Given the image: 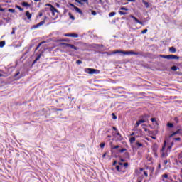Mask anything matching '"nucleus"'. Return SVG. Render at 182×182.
Segmentation results:
<instances>
[{"label":"nucleus","instance_id":"obj_1","mask_svg":"<svg viewBox=\"0 0 182 182\" xmlns=\"http://www.w3.org/2000/svg\"><path fill=\"white\" fill-rule=\"evenodd\" d=\"M60 45L62 46H65L68 48V52H77L79 50V47H76L75 45L68 43H60Z\"/></svg>","mask_w":182,"mask_h":182},{"label":"nucleus","instance_id":"obj_2","mask_svg":"<svg viewBox=\"0 0 182 182\" xmlns=\"http://www.w3.org/2000/svg\"><path fill=\"white\" fill-rule=\"evenodd\" d=\"M84 71L85 72V73H89V75H94V73H96V72H97V70L94 68H85Z\"/></svg>","mask_w":182,"mask_h":182},{"label":"nucleus","instance_id":"obj_3","mask_svg":"<svg viewBox=\"0 0 182 182\" xmlns=\"http://www.w3.org/2000/svg\"><path fill=\"white\" fill-rule=\"evenodd\" d=\"M75 2L80 4V5H85L83 2H85L87 5H89V0H75Z\"/></svg>","mask_w":182,"mask_h":182},{"label":"nucleus","instance_id":"obj_4","mask_svg":"<svg viewBox=\"0 0 182 182\" xmlns=\"http://www.w3.org/2000/svg\"><path fill=\"white\" fill-rule=\"evenodd\" d=\"M65 36H68L70 38H79V35L76 33H66Z\"/></svg>","mask_w":182,"mask_h":182},{"label":"nucleus","instance_id":"obj_5","mask_svg":"<svg viewBox=\"0 0 182 182\" xmlns=\"http://www.w3.org/2000/svg\"><path fill=\"white\" fill-rule=\"evenodd\" d=\"M56 42H67L68 43H70V40L69 38H60L58 39Z\"/></svg>","mask_w":182,"mask_h":182},{"label":"nucleus","instance_id":"obj_6","mask_svg":"<svg viewBox=\"0 0 182 182\" xmlns=\"http://www.w3.org/2000/svg\"><path fill=\"white\" fill-rule=\"evenodd\" d=\"M23 75H22V74H21V72L18 71L15 75H14V77L16 79H21V77H23Z\"/></svg>","mask_w":182,"mask_h":182},{"label":"nucleus","instance_id":"obj_7","mask_svg":"<svg viewBox=\"0 0 182 182\" xmlns=\"http://www.w3.org/2000/svg\"><path fill=\"white\" fill-rule=\"evenodd\" d=\"M178 60L180 59V57L178 55H169V60Z\"/></svg>","mask_w":182,"mask_h":182},{"label":"nucleus","instance_id":"obj_8","mask_svg":"<svg viewBox=\"0 0 182 182\" xmlns=\"http://www.w3.org/2000/svg\"><path fill=\"white\" fill-rule=\"evenodd\" d=\"M131 18H132V19H134V21H135L136 23H139V25H143V22L139 20L137 18L134 17V16H131Z\"/></svg>","mask_w":182,"mask_h":182},{"label":"nucleus","instance_id":"obj_9","mask_svg":"<svg viewBox=\"0 0 182 182\" xmlns=\"http://www.w3.org/2000/svg\"><path fill=\"white\" fill-rule=\"evenodd\" d=\"M116 137L119 141H122V140H123V137L122 136V134H120L119 132H117Z\"/></svg>","mask_w":182,"mask_h":182},{"label":"nucleus","instance_id":"obj_10","mask_svg":"<svg viewBox=\"0 0 182 182\" xmlns=\"http://www.w3.org/2000/svg\"><path fill=\"white\" fill-rule=\"evenodd\" d=\"M181 133V129H178L177 131H176L173 134H170L169 137H173V136H176V134H180Z\"/></svg>","mask_w":182,"mask_h":182},{"label":"nucleus","instance_id":"obj_11","mask_svg":"<svg viewBox=\"0 0 182 182\" xmlns=\"http://www.w3.org/2000/svg\"><path fill=\"white\" fill-rule=\"evenodd\" d=\"M152 150L154 153H157V150H159V145H157V144H154Z\"/></svg>","mask_w":182,"mask_h":182},{"label":"nucleus","instance_id":"obj_12","mask_svg":"<svg viewBox=\"0 0 182 182\" xmlns=\"http://www.w3.org/2000/svg\"><path fill=\"white\" fill-rule=\"evenodd\" d=\"M42 56V54H39L36 58L33 60V62L32 63V66H33V65H35V63H36V62H38V60H39V59H41V57Z\"/></svg>","mask_w":182,"mask_h":182},{"label":"nucleus","instance_id":"obj_13","mask_svg":"<svg viewBox=\"0 0 182 182\" xmlns=\"http://www.w3.org/2000/svg\"><path fill=\"white\" fill-rule=\"evenodd\" d=\"M124 159H127L130 160V154L129 152H125L123 156Z\"/></svg>","mask_w":182,"mask_h":182},{"label":"nucleus","instance_id":"obj_14","mask_svg":"<svg viewBox=\"0 0 182 182\" xmlns=\"http://www.w3.org/2000/svg\"><path fill=\"white\" fill-rule=\"evenodd\" d=\"M169 52H171V53H176V52H177V49L174 47H171L169 48Z\"/></svg>","mask_w":182,"mask_h":182},{"label":"nucleus","instance_id":"obj_15","mask_svg":"<svg viewBox=\"0 0 182 182\" xmlns=\"http://www.w3.org/2000/svg\"><path fill=\"white\" fill-rule=\"evenodd\" d=\"M26 16L28 20H31L32 18V14L29 11H26Z\"/></svg>","mask_w":182,"mask_h":182},{"label":"nucleus","instance_id":"obj_16","mask_svg":"<svg viewBox=\"0 0 182 182\" xmlns=\"http://www.w3.org/2000/svg\"><path fill=\"white\" fill-rule=\"evenodd\" d=\"M21 5H22V6L27 7V8H29V6H31V4H29V3H28L26 1L22 2Z\"/></svg>","mask_w":182,"mask_h":182},{"label":"nucleus","instance_id":"obj_17","mask_svg":"<svg viewBox=\"0 0 182 182\" xmlns=\"http://www.w3.org/2000/svg\"><path fill=\"white\" fill-rule=\"evenodd\" d=\"M75 11H76V12H77L80 15H83V11H82V10L79 9V7H75Z\"/></svg>","mask_w":182,"mask_h":182},{"label":"nucleus","instance_id":"obj_18","mask_svg":"<svg viewBox=\"0 0 182 182\" xmlns=\"http://www.w3.org/2000/svg\"><path fill=\"white\" fill-rule=\"evenodd\" d=\"M43 43H46V41H43L38 43V45L37 46V47L36 48L35 50H38V49H39L41 48V46H42V45H43Z\"/></svg>","mask_w":182,"mask_h":182},{"label":"nucleus","instance_id":"obj_19","mask_svg":"<svg viewBox=\"0 0 182 182\" xmlns=\"http://www.w3.org/2000/svg\"><path fill=\"white\" fill-rule=\"evenodd\" d=\"M142 4H144L146 8H150V4L145 0H142Z\"/></svg>","mask_w":182,"mask_h":182},{"label":"nucleus","instance_id":"obj_20","mask_svg":"<svg viewBox=\"0 0 182 182\" xmlns=\"http://www.w3.org/2000/svg\"><path fill=\"white\" fill-rule=\"evenodd\" d=\"M166 144H167V142H166V141H164V145H163V146H162V149H161V152L163 153V151H164V150H166Z\"/></svg>","mask_w":182,"mask_h":182},{"label":"nucleus","instance_id":"obj_21","mask_svg":"<svg viewBox=\"0 0 182 182\" xmlns=\"http://www.w3.org/2000/svg\"><path fill=\"white\" fill-rule=\"evenodd\" d=\"M178 69H180V68L178 67H177L176 65H173V66L171 67V70H173V72H176Z\"/></svg>","mask_w":182,"mask_h":182},{"label":"nucleus","instance_id":"obj_22","mask_svg":"<svg viewBox=\"0 0 182 182\" xmlns=\"http://www.w3.org/2000/svg\"><path fill=\"white\" fill-rule=\"evenodd\" d=\"M160 58H163L164 59L170 60V55H160Z\"/></svg>","mask_w":182,"mask_h":182},{"label":"nucleus","instance_id":"obj_23","mask_svg":"<svg viewBox=\"0 0 182 182\" xmlns=\"http://www.w3.org/2000/svg\"><path fill=\"white\" fill-rule=\"evenodd\" d=\"M167 127H169V129H173V127H174V124L173 123L168 122L167 124Z\"/></svg>","mask_w":182,"mask_h":182},{"label":"nucleus","instance_id":"obj_24","mask_svg":"<svg viewBox=\"0 0 182 182\" xmlns=\"http://www.w3.org/2000/svg\"><path fill=\"white\" fill-rule=\"evenodd\" d=\"M5 41H0V48H4L5 46Z\"/></svg>","mask_w":182,"mask_h":182},{"label":"nucleus","instance_id":"obj_25","mask_svg":"<svg viewBox=\"0 0 182 182\" xmlns=\"http://www.w3.org/2000/svg\"><path fill=\"white\" fill-rule=\"evenodd\" d=\"M68 15L70 16V19L75 21V16L72 15V13H68Z\"/></svg>","mask_w":182,"mask_h":182},{"label":"nucleus","instance_id":"obj_26","mask_svg":"<svg viewBox=\"0 0 182 182\" xmlns=\"http://www.w3.org/2000/svg\"><path fill=\"white\" fill-rule=\"evenodd\" d=\"M114 15H116V12L115 11H112V12L109 14V18H112V16H114Z\"/></svg>","mask_w":182,"mask_h":182},{"label":"nucleus","instance_id":"obj_27","mask_svg":"<svg viewBox=\"0 0 182 182\" xmlns=\"http://www.w3.org/2000/svg\"><path fill=\"white\" fill-rule=\"evenodd\" d=\"M117 53H122V50H117L112 52V55H116Z\"/></svg>","mask_w":182,"mask_h":182},{"label":"nucleus","instance_id":"obj_28","mask_svg":"<svg viewBox=\"0 0 182 182\" xmlns=\"http://www.w3.org/2000/svg\"><path fill=\"white\" fill-rule=\"evenodd\" d=\"M150 117V115L148 114H145L144 116H142V119H149Z\"/></svg>","mask_w":182,"mask_h":182},{"label":"nucleus","instance_id":"obj_29","mask_svg":"<svg viewBox=\"0 0 182 182\" xmlns=\"http://www.w3.org/2000/svg\"><path fill=\"white\" fill-rule=\"evenodd\" d=\"M129 141L130 143H133L134 141H136V137L133 136L130 138Z\"/></svg>","mask_w":182,"mask_h":182},{"label":"nucleus","instance_id":"obj_30","mask_svg":"<svg viewBox=\"0 0 182 182\" xmlns=\"http://www.w3.org/2000/svg\"><path fill=\"white\" fill-rule=\"evenodd\" d=\"M15 7L19 11H23V8L21 7V6L16 5Z\"/></svg>","mask_w":182,"mask_h":182},{"label":"nucleus","instance_id":"obj_31","mask_svg":"<svg viewBox=\"0 0 182 182\" xmlns=\"http://www.w3.org/2000/svg\"><path fill=\"white\" fill-rule=\"evenodd\" d=\"M134 55H139L140 56H143V53L140 52H134Z\"/></svg>","mask_w":182,"mask_h":182},{"label":"nucleus","instance_id":"obj_32","mask_svg":"<svg viewBox=\"0 0 182 182\" xmlns=\"http://www.w3.org/2000/svg\"><path fill=\"white\" fill-rule=\"evenodd\" d=\"M136 144L137 147H143V144H141L139 141H137Z\"/></svg>","mask_w":182,"mask_h":182},{"label":"nucleus","instance_id":"obj_33","mask_svg":"<svg viewBox=\"0 0 182 182\" xmlns=\"http://www.w3.org/2000/svg\"><path fill=\"white\" fill-rule=\"evenodd\" d=\"M50 11H53L54 12H57V14H59V10H57V9L55 8V6H53Z\"/></svg>","mask_w":182,"mask_h":182},{"label":"nucleus","instance_id":"obj_34","mask_svg":"<svg viewBox=\"0 0 182 182\" xmlns=\"http://www.w3.org/2000/svg\"><path fill=\"white\" fill-rule=\"evenodd\" d=\"M121 53L122 55H130L129 51H122Z\"/></svg>","mask_w":182,"mask_h":182},{"label":"nucleus","instance_id":"obj_35","mask_svg":"<svg viewBox=\"0 0 182 182\" xmlns=\"http://www.w3.org/2000/svg\"><path fill=\"white\" fill-rule=\"evenodd\" d=\"M46 6H50V11H51V9L53 8V5L50 4H46Z\"/></svg>","mask_w":182,"mask_h":182},{"label":"nucleus","instance_id":"obj_36","mask_svg":"<svg viewBox=\"0 0 182 182\" xmlns=\"http://www.w3.org/2000/svg\"><path fill=\"white\" fill-rule=\"evenodd\" d=\"M105 146H106V143H105V142H102V143H101V144H100V147L101 149H103V147H105Z\"/></svg>","mask_w":182,"mask_h":182},{"label":"nucleus","instance_id":"obj_37","mask_svg":"<svg viewBox=\"0 0 182 182\" xmlns=\"http://www.w3.org/2000/svg\"><path fill=\"white\" fill-rule=\"evenodd\" d=\"M119 14L120 15H127V12L122 11H119Z\"/></svg>","mask_w":182,"mask_h":182},{"label":"nucleus","instance_id":"obj_38","mask_svg":"<svg viewBox=\"0 0 182 182\" xmlns=\"http://www.w3.org/2000/svg\"><path fill=\"white\" fill-rule=\"evenodd\" d=\"M44 23H45V21H41L40 23H38V27H39V26H42V25H44Z\"/></svg>","mask_w":182,"mask_h":182},{"label":"nucleus","instance_id":"obj_39","mask_svg":"<svg viewBox=\"0 0 182 182\" xmlns=\"http://www.w3.org/2000/svg\"><path fill=\"white\" fill-rule=\"evenodd\" d=\"M138 122H139V124H141V123H146L145 119H139V120H138Z\"/></svg>","mask_w":182,"mask_h":182},{"label":"nucleus","instance_id":"obj_40","mask_svg":"<svg viewBox=\"0 0 182 182\" xmlns=\"http://www.w3.org/2000/svg\"><path fill=\"white\" fill-rule=\"evenodd\" d=\"M124 151H127V149L124 148V149L119 150V153H124Z\"/></svg>","mask_w":182,"mask_h":182},{"label":"nucleus","instance_id":"obj_41","mask_svg":"<svg viewBox=\"0 0 182 182\" xmlns=\"http://www.w3.org/2000/svg\"><path fill=\"white\" fill-rule=\"evenodd\" d=\"M9 12H11L12 14H15V9H9Z\"/></svg>","mask_w":182,"mask_h":182},{"label":"nucleus","instance_id":"obj_42","mask_svg":"<svg viewBox=\"0 0 182 182\" xmlns=\"http://www.w3.org/2000/svg\"><path fill=\"white\" fill-rule=\"evenodd\" d=\"M112 115L113 120H116V119H117V117L116 116V114H114V113H112Z\"/></svg>","mask_w":182,"mask_h":182},{"label":"nucleus","instance_id":"obj_43","mask_svg":"<svg viewBox=\"0 0 182 182\" xmlns=\"http://www.w3.org/2000/svg\"><path fill=\"white\" fill-rule=\"evenodd\" d=\"M82 62L80 60H78L76 61L77 65H82Z\"/></svg>","mask_w":182,"mask_h":182},{"label":"nucleus","instance_id":"obj_44","mask_svg":"<svg viewBox=\"0 0 182 182\" xmlns=\"http://www.w3.org/2000/svg\"><path fill=\"white\" fill-rule=\"evenodd\" d=\"M120 9H121V11H129V9H127L126 7H121Z\"/></svg>","mask_w":182,"mask_h":182},{"label":"nucleus","instance_id":"obj_45","mask_svg":"<svg viewBox=\"0 0 182 182\" xmlns=\"http://www.w3.org/2000/svg\"><path fill=\"white\" fill-rule=\"evenodd\" d=\"M37 28H39L38 24L33 25V27H32L33 29H36Z\"/></svg>","mask_w":182,"mask_h":182},{"label":"nucleus","instance_id":"obj_46","mask_svg":"<svg viewBox=\"0 0 182 182\" xmlns=\"http://www.w3.org/2000/svg\"><path fill=\"white\" fill-rule=\"evenodd\" d=\"M162 177L164 178H168V175H167V173H165V174L162 175Z\"/></svg>","mask_w":182,"mask_h":182},{"label":"nucleus","instance_id":"obj_47","mask_svg":"<svg viewBox=\"0 0 182 182\" xmlns=\"http://www.w3.org/2000/svg\"><path fill=\"white\" fill-rule=\"evenodd\" d=\"M174 122H176V123H178L179 120H178V117H176L174 118Z\"/></svg>","mask_w":182,"mask_h":182},{"label":"nucleus","instance_id":"obj_48","mask_svg":"<svg viewBox=\"0 0 182 182\" xmlns=\"http://www.w3.org/2000/svg\"><path fill=\"white\" fill-rule=\"evenodd\" d=\"M91 14H92V15H94V16L97 15V13L95 11H93V10L91 11Z\"/></svg>","mask_w":182,"mask_h":182},{"label":"nucleus","instance_id":"obj_49","mask_svg":"<svg viewBox=\"0 0 182 182\" xmlns=\"http://www.w3.org/2000/svg\"><path fill=\"white\" fill-rule=\"evenodd\" d=\"M117 171H120V166L119 165L116 166Z\"/></svg>","mask_w":182,"mask_h":182},{"label":"nucleus","instance_id":"obj_50","mask_svg":"<svg viewBox=\"0 0 182 182\" xmlns=\"http://www.w3.org/2000/svg\"><path fill=\"white\" fill-rule=\"evenodd\" d=\"M123 166H124V167H129V163L125 162V163L123 164Z\"/></svg>","mask_w":182,"mask_h":182},{"label":"nucleus","instance_id":"obj_51","mask_svg":"<svg viewBox=\"0 0 182 182\" xmlns=\"http://www.w3.org/2000/svg\"><path fill=\"white\" fill-rule=\"evenodd\" d=\"M147 29L146 28V29H144V30H143L142 31H141V33H143V34H144V33H147Z\"/></svg>","mask_w":182,"mask_h":182},{"label":"nucleus","instance_id":"obj_52","mask_svg":"<svg viewBox=\"0 0 182 182\" xmlns=\"http://www.w3.org/2000/svg\"><path fill=\"white\" fill-rule=\"evenodd\" d=\"M70 6H72L73 8H74V9H75V8L77 7L76 6H75V4H73L72 3H70Z\"/></svg>","mask_w":182,"mask_h":182},{"label":"nucleus","instance_id":"obj_53","mask_svg":"<svg viewBox=\"0 0 182 182\" xmlns=\"http://www.w3.org/2000/svg\"><path fill=\"white\" fill-rule=\"evenodd\" d=\"M139 126H140V124H139V121H137L135 124V127H139Z\"/></svg>","mask_w":182,"mask_h":182},{"label":"nucleus","instance_id":"obj_54","mask_svg":"<svg viewBox=\"0 0 182 182\" xmlns=\"http://www.w3.org/2000/svg\"><path fill=\"white\" fill-rule=\"evenodd\" d=\"M11 35H15V28H12Z\"/></svg>","mask_w":182,"mask_h":182},{"label":"nucleus","instance_id":"obj_55","mask_svg":"<svg viewBox=\"0 0 182 182\" xmlns=\"http://www.w3.org/2000/svg\"><path fill=\"white\" fill-rule=\"evenodd\" d=\"M151 122H152V123H154L155 122H156V118H151Z\"/></svg>","mask_w":182,"mask_h":182},{"label":"nucleus","instance_id":"obj_56","mask_svg":"<svg viewBox=\"0 0 182 182\" xmlns=\"http://www.w3.org/2000/svg\"><path fill=\"white\" fill-rule=\"evenodd\" d=\"M116 164H117V161L114 160V162L112 163V166H115Z\"/></svg>","mask_w":182,"mask_h":182},{"label":"nucleus","instance_id":"obj_57","mask_svg":"<svg viewBox=\"0 0 182 182\" xmlns=\"http://www.w3.org/2000/svg\"><path fill=\"white\" fill-rule=\"evenodd\" d=\"M119 145H116V146H114L112 149H119Z\"/></svg>","mask_w":182,"mask_h":182},{"label":"nucleus","instance_id":"obj_58","mask_svg":"<svg viewBox=\"0 0 182 182\" xmlns=\"http://www.w3.org/2000/svg\"><path fill=\"white\" fill-rule=\"evenodd\" d=\"M96 46L97 48H103V45L102 44H101V45L97 44V45H96Z\"/></svg>","mask_w":182,"mask_h":182},{"label":"nucleus","instance_id":"obj_59","mask_svg":"<svg viewBox=\"0 0 182 182\" xmlns=\"http://www.w3.org/2000/svg\"><path fill=\"white\" fill-rule=\"evenodd\" d=\"M175 140H176L177 141H180V140H181V138L177 137V138H175Z\"/></svg>","mask_w":182,"mask_h":182},{"label":"nucleus","instance_id":"obj_60","mask_svg":"<svg viewBox=\"0 0 182 182\" xmlns=\"http://www.w3.org/2000/svg\"><path fill=\"white\" fill-rule=\"evenodd\" d=\"M144 174L146 177H147L149 176V174L147 173V171H144Z\"/></svg>","mask_w":182,"mask_h":182},{"label":"nucleus","instance_id":"obj_61","mask_svg":"<svg viewBox=\"0 0 182 182\" xmlns=\"http://www.w3.org/2000/svg\"><path fill=\"white\" fill-rule=\"evenodd\" d=\"M164 164H167L168 163V160H164Z\"/></svg>","mask_w":182,"mask_h":182},{"label":"nucleus","instance_id":"obj_62","mask_svg":"<svg viewBox=\"0 0 182 182\" xmlns=\"http://www.w3.org/2000/svg\"><path fill=\"white\" fill-rule=\"evenodd\" d=\"M112 129H113V130H114L115 132H117V128H116V127H113Z\"/></svg>","mask_w":182,"mask_h":182},{"label":"nucleus","instance_id":"obj_63","mask_svg":"<svg viewBox=\"0 0 182 182\" xmlns=\"http://www.w3.org/2000/svg\"><path fill=\"white\" fill-rule=\"evenodd\" d=\"M129 55H134V51H129Z\"/></svg>","mask_w":182,"mask_h":182},{"label":"nucleus","instance_id":"obj_64","mask_svg":"<svg viewBox=\"0 0 182 182\" xmlns=\"http://www.w3.org/2000/svg\"><path fill=\"white\" fill-rule=\"evenodd\" d=\"M164 156H166V154H165L164 152H163V153L161 154V157H164Z\"/></svg>","mask_w":182,"mask_h":182}]
</instances>
